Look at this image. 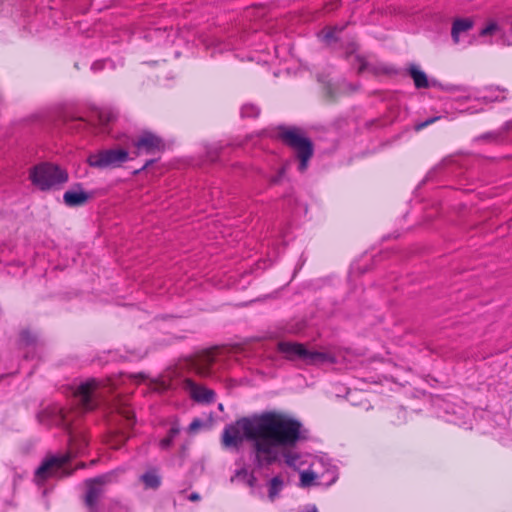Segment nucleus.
<instances>
[{"instance_id": "obj_15", "label": "nucleus", "mask_w": 512, "mask_h": 512, "mask_svg": "<svg viewBox=\"0 0 512 512\" xmlns=\"http://www.w3.org/2000/svg\"><path fill=\"white\" fill-rule=\"evenodd\" d=\"M213 362L211 354H206L195 363V369L198 374L208 376L210 374V366Z\"/></svg>"}, {"instance_id": "obj_20", "label": "nucleus", "mask_w": 512, "mask_h": 512, "mask_svg": "<svg viewBox=\"0 0 512 512\" xmlns=\"http://www.w3.org/2000/svg\"><path fill=\"white\" fill-rule=\"evenodd\" d=\"M499 31H500V26L498 25V23L495 21H489L486 24V26L480 30L479 35L481 37H487V36H492Z\"/></svg>"}, {"instance_id": "obj_13", "label": "nucleus", "mask_w": 512, "mask_h": 512, "mask_svg": "<svg viewBox=\"0 0 512 512\" xmlns=\"http://www.w3.org/2000/svg\"><path fill=\"white\" fill-rule=\"evenodd\" d=\"M408 70L416 88L421 89L429 87L427 75L422 70H420L417 65L411 64Z\"/></svg>"}, {"instance_id": "obj_7", "label": "nucleus", "mask_w": 512, "mask_h": 512, "mask_svg": "<svg viewBox=\"0 0 512 512\" xmlns=\"http://www.w3.org/2000/svg\"><path fill=\"white\" fill-rule=\"evenodd\" d=\"M282 139L286 144L296 151V155L300 160L299 170L305 171L308 161L313 155V147L311 141L304 137L297 129H288L282 133Z\"/></svg>"}, {"instance_id": "obj_16", "label": "nucleus", "mask_w": 512, "mask_h": 512, "mask_svg": "<svg viewBox=\"0 0 512 512\" xmlns=\"http://www.w3.org/2000/svg\"><path fill=\"white\" fill-rule=\"evenodd\" d=\"M318 463H312L311 468L308 471H304L300 475V481L302 486H310L319 477V473L316 469Z\"/></svg>"}, {"instance_id": "obj_6", "label": "nucleus", "mask_w": 512, "mask_h": 512, "mask_svg": "<svg viewBox=\"0 0 512 512\" xmlns=\"http://www.w3.org/2000/svg\"><path fill=\"white\" fill-rule=\"evenodd\" d=\"M129 159V152L126 148L114 147L90 154L87 162L93 168L106 169L120 167Z\"/></svg>"}, {"instance_id": "obj_4", "label": "nucleus", "mask_w": 512, "mask_h": 512, "mask_svg": "<svg viewBox=\"0 0 512 512\" xmlns=\"http://www.w3.org/2000/svg\"><path fill=\"white\" fill-rule=\"evenodd\" d=\"M278 350L284 356L292 361H301L308 365H318L323 363H334L335 358L327 352L307 349L303 344L294 342H279Z\"/></svg>"}, {"instance_id": "obj_14", "label": "nucleus", "mask_w": 512, "mask_h": 512, "mask_svg": "<svg viewBox=\"0 0 512 512\" xmlns=\"http://www.w3.org/2000/svg\"><path fill=\"white\" fill-rule=\"evenodd\" d=\"M141 481L146 488L156 489L161 483V478L156 470H149L141 476Z\"/></svg>"}, {"instance_id": "obj_23", "label": "nucleus", "mask_w": 512, "mask_h": 512, "mask_svg": "<svg viewBox=\"0 0 512 512\" xmlns=\"http://www.w3.org/2000/svg\"><path fill=\"white\" fill-rule=\"evenodd\" d=\"M259 112V108L253 104H245L241 108L242 117H257Z\"/></svg>"}, {"instance_id": "obj_8", "label": "nucleus", "mask_w": 512, "mask_h": 512, "mask_svg": "<svg viewBox=\"0 0 512 512\" xmlns=\"http://www.w3.org/2000/svg\"><path fill=\"white\" fill-rule=\"evenodd\" d=\"M116 475L117 472L113 471L85 481L87 488L85 503L91 512H96L97 502L104 491V485L115 481Z\"/></svg>"}, {"instance_id": "obj_21", "label": "nucleus", "mask_w": 512, "mask_h": 512, "mask_svg": "<svg viewBox=\"0 0 512 512\" xmlns=\"http://www.w3.org/2000/svg\"><path fill=\"white\" fill-rule=\"evenodd\" d=\"M179 432H180V429L178 427H176V426L171 427L168 435L160 441V443H159L160 447L162 449H168L171 446L173 439Z\"/></svg>"}, {"instance_id": "obj_25", "label": "nucleus", "mask_w": 512, "mask_h": 512, "mask_svg": "<svg viewBox=\"0 0 512 512\" xmlns=\"http://www.w3.org/2000/svg\"><path fill=\"white\" fill-rule=\"evenodd\" d=\"M114 114L111 111L103 110L99 112V120L103 125L108 124L114 119Z\"/></svg>"}, {"instance_id": "obj_3", "label": "nucleus", "mask_w": 512, "mask_h": 512, "mask_svg": "<svg viewBox=\"0 0 512 512\" xmlns=\"http://www.w3.org/2000/svg\"><path fill=\"white\" fill-rule=\"evenodd\" d=\"M29 179L42 191L58 189L68 181V173L59 166L43 162L30 169Z\"/></svg>"}, {"instance_id": "obj_30", "label": "nucleus", "mask_w": 512, "mask_h": 512, "mask_svg": "<svg viewBox=\"0 0 512 512\" xmlns=\"http://www.w3.org/2000/svg\"><path fill=\"white\" fill-rule=\"evenodd\" d=\"M199 498H200V497H199V495H198L197 493H192V494H190V496H189V499H190L191 501H196V500H198Z\"/></svg>"}, {"instance_id": "obj_9", "label": "nucleus", "mask_w": 512, "mask_h": 512, "mask_svg": "<svg viewBox=\"0 0 512 512\" xmlns=\"http://www.w3.org/2000/svg\"><path fill=\"white\" fill-rule=\"evenodd\" d=\"M132 144L136 147V155L141 153L155 154L164 149L162 139L150 132H144L136 141H133Z\"/></svg>"}, {"instance_id": "obj_18", "label": "nucleus", "mask_w": 512, "mask_h": 512, "mask_svg": "<svg viewBox=\"0 0 512 512\" xmlns=\"http://www.w3.org/2000/svg\"><path fill=\"white\" fill-rule=\"evenodd\" d=\"M233 479L242 481L249 486H253L256 481L255 477L246 468L237 470L232 480Z\"/></svg>"}, {"instance_id": "obj_28", "label": "nucleus", "mask_w": 512, "mask_h": 512, "mask_svg": "<svg viewBox=\"0 0 512 512\" xmlns=\"http://www.w3.org/2000/svg\"><path fill=\"white\" fill-rule=\"evenodd\" d=\"M437 119H438V117L430 118V119H428V120H426V121H424V122H422V123L418 124V125L416 126V129H417V130H420V129H422V128H424V127H426V126H428V125H430V124L434 123Z\"/></svg>"}, {"instance_id": "obj_11", "label": "nucleus", "mask_w": 512, "mask_h": 512, "mask_svg": "<svg viewBox=\"0 0 512 512\" xmlns=\"http://www.w3.org/2000/svg\"><path fill=\"white\" fill-rule=\"evenodd\" d=\"M474 27V21L472 18H456L452 22L451 37L454 44L460 43L461 35L467 33Z\"/></svg>"}, {"instance_id": "obj_24", "label": "nucleus", "mask_w": 512, "mask_h": 512, "mask_svg": "<svg viewBox=\"0 0 512 512\" xmlns=\"http://www.w3.org/2000/svg\"><path fill=\"white\" fill-rule=\"evenodd\" d=\"M118 411H119V414L126 421L127 426H131L134 424V413L129 407H126V406L119 407Z\"/></svg>"}, {"instance_id": "obj_5", "label": "nucleus", "mask_w": 512, "mask_h": 512, "mask_svg": "<svg viewBox=\"0 0 512 512\" xmlns=\"http://www.w3.org/2000/svg\"><path fill=\"white\" fill-rule=\"evenodd\" d=\"M111 389L101 381L89 379L77 387L74 392V400L83 412L90 411L97 407L99 401Z\"/></svg>"}, {"instance_id": "obj_17", "label": "nucleus", "mask_w": 512, "mask_h": 512, "mask_svg": "<svg viewBox=\"0 0 512 512\" xmlns=\"http://www.w3.org/2000/svg\"><path fill=\"white\" fill-rule=\"evenodd\" d=\"M283 485L284 483L280 476H275L270 480L268 496L271 501H273L278 496L279 492L283 488Z\"/></svg>"}, {"instance_id": "obj_26", "label": "nucleus", "mask_w": 512, "mask_h": 512, "mask_svg": "<svg viewBox=\"0 0 512 512\" xmlns=\"http://www.w3.org/2000/svg\"><path fill=\"white\" fill-rule=\"evenodd\" d=\"M35 341H36V338L30 332H28V331L22 332V334H21V342L23 344H25L26 346H29V345L34 344Z\"/></svg>"}, {"instance_id": "obj_29", "label": "nucleus", "mask_w": 512, "mask_h": 512, "mask_svg": "<svg viewBox=\"0 0 512 512\" xmlns=\"http://www.w3.org/2000/svg\"><path fill=\"white\" fill-rule=\"evenodd\" d=\"M283 174H284V170L282 169V170L279 172V174H278L277 176H275V177L272 179V182H273V183H277V182L280 180V178L283 176Z\"/></svg>"}, {"instance_id": "obj_2", "label": "nucleus", "mask_w": 512, "mask_h": 512, "mask_svg": "<svg viewBox=\"0 0 512 512\" xmlns=\"http://www.w3.org/2000/svg\"><path fill=\"white\" fill-rule=\"evenodd\" d=\"M57 415L53 420L55 425L62 426L69 433L70 451L65 454H58L47 457L35 472V480L39 484L49 477H62L69 475L71 472L67 470V463L73 454L83 453L88 445L87 438L75 433L72 428V413L62 408L56 410Z\"/></svg>"}, {"instance_id": "obj_22", "label": "nucleus", "mask_w": 512, "mask_h": 512, "mask_svg": "<svg viewBox=\"0 0 512 512\" xmlns=\"http://www.w3.org/2000/svg\"><path fill=\"white\" fill-rule=\"evenodd\" d=\"M504 91H500L498 88L496 89H489V94L483 95L482 99L485 102H495V101H501L505 99V95L500 96L501 93Z\"/></svg>"}, {"instance_id": "obj_27", "label": "nucleus", "mask_w": 512, "mask_h": 512, "mask_svg": "<svg viewBox=\"0 0 512 512\" xmlns=\"http://www.w3.org/2000/svg\"><path fill=\"white\" fill-rule=\"evenodd\" d=\"M202 424H203V423H202V421H201V420H199V419H194V420L190 423V425H189V427H188L189 432H195L197 429H199V428L202 426Z\"/></svg>"}, {"instance_id": "obj_19", "label": "nucleus", "mask_w": 512, "mask_h": 512, "mask_svg": "<svg viewBox=\"0 0 512 512\" xmlns=\"http://www.w3.org/2000/svg\"><path fill=\"white\" fill-rule=\"evenodd\" d=\"M342 27L341 28H338L337 26L335 27H331V28H327L326 30H323L320 34H319V37L322 38V40L324 42H326L327 44L331 43L332 41L336 40L337 39V34L339 32L342 31Z\"/></svg>"}, {"instance_id": "obj_12", "label": "nucleus", "mask_w": 512, "mask_h": 512, "mask_svg": "<svg viewBox=\"0 0 512 512\" xmlns=\"http://www.w3.org/2000/svg\"><path fill=\"white\" fill-rule=\"evenodd\" d=\"M89 195L82 190H68L63 195L64 203L67 206H81L87 202Z\"/></svg>"}, {"instance_id": "obj_1", "label": "nucleus", "mask_w": 512, "mask_h": 512, "mask_svg": "<svg viewBox=\"0 0 512 512\" xmlns=\"http://www.w3.org/2000/svg\"><path fill=\"white\" fill-rule=\"evenodd\" d=\"M301 423L280 412L267 411L244 417L223 431V444L238 447L243 440L253 442L255 463L259 467L269 466L284 458L293 468L300 464V455L290 450L302 437Z\"/></svg>"}, {"instance_id": "obj_10", "label": "nucleus", "mask_w": 512, "mask_h": 512, "mask_svg": "<svg viewBox=\"0 0 512 512\" xmlns=\"http://www.w3.org/2000/svg\"><path fill=\"white\" fill-rule=\"evenodd\" d=\"M183 387L190 397L197 402L211 403L214 401L215 393L212 390L196 384L191 379H186Z\"/></svg>"}]
</instances>
